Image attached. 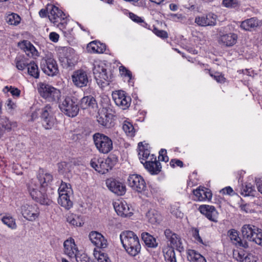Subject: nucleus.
<instances>
[{
	"instance_id": "f257e3e1",
	"label": "nucleus",
	"mask_w": 262,
	"mask_h": 262,
	"mask_svg": "<svg viewBox=\"0 0 262 262\" xmlns=\"http://www.w3.org/2000/svg\"><path fill=\"white\" fill-rule=\"evenodd\" d=\"M120 238L123 247L131 256H136L141 251V246L138 236L133 231L126 230L122 232Z\"/></svg>"
},
{
	"instance_id": "f03ea898",
	"label": "nucleus",
	"mask_w": 262,
	"mask_h": 262,
	"mask_svg": "<svg viewBox=\"0 0 262 262\" xmlns=\"http://www.w3.org/2000/svg\"><path fill=\"white\" fill-rule=\"evenodd\" d=\"M93 71L95 79L100 87H105L112 81V74L107 71L106 65L103 62L95 61Z\"/></svg>"
},
{
	"instance_id": "7ed1b4c3",
	"label": "nucleus",
	"mask_w": 262,
	"mask_h": 262,
	"mask_svg": "<svg viewBox=\"0 0 262 262\" xmlns=\"http://www.w3.org/2000/svg\"><path fill=\"white\" fill-rule=\"evenodd\" d=\"M48 17L54 26L61 30L65 29L67 24V16L57 7L53 5L48 6Z\"/></svg>"
},
{
	"instance_id": "20e7f679",
	"label": "nucleus",
	"mask_w": 262,
	"mask_h": 262,
	"mask_svg": "<svg viewBox=\"0 0 262 262\" xmlns=\"http://www.w3.org/2000/svg\"><path fill=\"white\" fill-rule=\"evenodd\" d=\"M128 185L133 190L141 193L146 197H150L151 192L147 189L146 182L143 178L139 174H133L127 179Z\"/></svg>"
},
{
	"instance_id": "39448f33",
	"label": "nucleus",
	"mask_w": 262,
	"mask_h": 262,
	"mask_svg": "<svg viewBox=\"0 0 262 262\" xmlns=\"http://www.w3.org/2000/svg\"><path fill=\"white\" fill-rule=\"evenodd\" d=\"M28 191L36 202L41 204H48L49 200L47 198L46 191L38 184L37 181L32 180L28 184Z\"/></svg>"
},
{
	"instance_id": "423d86ee",
	"label": "nucleus",
	"mask_w": 262,
	"mask_h": 262,
	"mask_svg": "<svg viewBox=\"0 0 262 262\" xmlns=\"http://www.w3.org/2000/svg\"><path fill=\"white\" fill-rule=\"evenodd\" d=\"M38 91L42 98L50 102L58 101L61 97L59 90L46 83H39Z\"/></svg>"
},
{
	"instance_id": "0eeeda50",
	"label": "nucleus",
	"mask_w": 262,
	"mask_h": 262,
	"mask_svg": "<svg viewBox=\"0 0 262 262\" xmlns=\"http://www.w3.org/2000/svg\"><path fill=\"white\" fill-rule=\"evenodd\" d=\"M93 138L95 146L99 152L106 154L113 149V141L108 136L103 134L96 133Z\"/></svg>"
},
{
	"instance_id": "6e6552de",
	"label": "nucleus",
	"mask_w": 262,
	"mask_h": 262,
	"mask_svg": "<svg viewBox=\"0 0 262 262\" xmlns=\"http://www.w3.org/2000/svg\"><path fill=\"white\" fill-rule=\"evenodd\" d=\"M60 111L66 115L74 117L78 114L79 108L78 104L70 97H66L59 103Z\"/></svg>"
},
{
	"instance_id": "1a4fd4ad",
	"label": "nucleus",
	"mask_w": 262,
	"mask_h": 262,
	"mask_svg": "<svg viewBox=\"0 0 262 262\" xmlns=\"http://www.w3.org/2000/svg\"><path fill=\"white\" fill-rule=\"evenodd\" d=\"M18 210L23 216L30 222L36 221L40 214L39 208L34 204L24 203Z\"/></svg>"
},
{
	"instance_id": "9d476101",
	"label": "nucleus",
	"mask_w": 262,
	"mask_h": 262,
	"mask_svg": "<svg viewBox=\"0 0 262 262\" xmlns=\"http://www.w3.org/2000/svg\"><path fill=\"white\" fill-rule=\"evenodd\" d=\"M42 124L46 129H50L54 125L56 118L54 116L52 107L50 104L45 106L40 113Z\"/></svg>"
},
{
	"instance_id": "9b49d317",
	"label": "nucleus",
	"mask_w": 262,
	"mask_h": 262,
	"mask_svg": "<svg viewBox=\"0 0 262 262\" xmlns=\"http://www.w3.org/2000/svg\"><path fill=\"white\" fill-rule=\"evenodd\" d=\"M164 234L168 244L170 245V248H172L173 249L176 248L180 252L184 251L183 241L179 234L169 229L165 230Z\"/></svg>"
},
{
	"instance_id": "f8f14e48",
	"label": "nucleus",
	"mask_w": 262,
	"mask_h": 262,
	"mask_svg": "<svg viewBox=\"0 0 262 262\" xmlns=\"http://www.w3.org/2000/svg\"><path fill=\"white\" fill-rule=\"evenodd\" d=\"M40 67L46 74L50 76L55 75L58 71L57 62L51 56L43 58L40 62Z\"/></svg>"
},
{
	"instance_id": "ddd939ff",
	"label": "nucleus",
	"mask_w": 262,
	"mask_h": 262,
	"mask_svg": "<svg viewBox=\"0 0 262 262\" xmlns=\"http://www.w3.org/2000/svg\"><path fill=\"white\" fill-rule=\"evenodd\" d=\"M112 98L115 104L123 110H125L130 106L131 98L123 91L113 92Z\"/></svg>"
},
{
	"instance_id": "4468645a",
	"label": "nucleus",
	"mask_w": 262,
	"mask_h": 262,
	"mask_svg": "<svg viewBox=\"0 0 262 262\" xmlns=\"http://www.w3.org/2000/svg\"><path fill=\"white\" fill-rule=\"evenodd\" d=\"M72 79L74 84L79 88L87 86L89 81L87 73L83 70L74 71L72 75Z\"/></svg>"
},
{
	"instance_id": "2eb2a0df",
	"label": "nucleus",
	"mask_w": 262,
	"mask_h": 262,
	"mask_svg": "<svg viewBox=\"0 0 262 262\" xmlns=\"http://www.w3.org/2000/svg\"><path fill=\"white\" fill-rule=\"evenodd\" d=\"M108 189L118 195H122L126 192V186L122 182L114 179H108L106 181Z\"/></svg>"
},
{
	"instance_id": "dca6fc26",
	"label": "nucleus",
	"mask_w": 262,
	"mask_h": 262,
	"mask_svg": "<svg viewBox=\"0 0 262 262\" xmlns=\"http://www.w3.org/2000/svg\"><path fill=\"white\" fill-rule=\"evenodd\" d=\"M110 160L102 158H93L91 161V166L98 172L102 174L106 173L111 166L109 165Z\"/></svg>"
},
{
	"instance_id": "f3484780",
	"label": "nucleus",
	"mask_w": 262,
	"mask_h": 262,
	"mask_svg": "<svg viewBox=\"0 0 262 262\" xmlns=\"http://www.w3.org/2000/svg\"><path fill=\"white\" fill-rule=\"evenodd\" d=\"M217 16L212 13H209L206 16H197L195 23L202 27L214 26L216 24Z\"/></svg>"
},
{
	"instance_id": "a211bd4d",
	"label": "nucleus",
	"mask_w": 262,
	"mask_h": 262,
	"mask_svg": "<svg viewBox=\"0 0 262 262\" xmlns=\"http://www.w3.org/2000/svg\"><path fill=\"white\" fill-rule=\"evenodd\" d=\"M199 210L210 221L217 222L218 212L213 206L202 205L199 207Z\"/></svg>"
},
{
	"instance_id": "6ab92c4d",
	"label": "nucleus",
	"mask_w": 262,
	"mask_h": 262,
	"mask_svg": "<svg viewBox=\"0 0 262 262\" xmlns=\"http://www.w3.org/2000/svg\"><path fill=\"white\" fill-rule=\"evenodd\" d=\"M89 238L92 243L98 248L104 249L107 246V240L98 232H91L89 234Z\"/></svg>"
},
{
	"instance_id": "aec40b11",
	"label": "nucleus",
	"mask_w": 262,
	"mask_h": 262,
	"mask_svg": "<svg viewBox=\"0 0 262 262\" xmlns=\"http://www.w3.org/2000/svg\"><path fill=\"white\" fill-rule=\"evenodd\" d=\"M64 253L70 258H74L80 251L75 244L74 239L70 237L63 243Z\"/></svg>"
},
{
	"instance_id": "412c9836",
	"label": "nucleus",
	"mask_w": 262,
	"mask_h": 262,
	"mask_svg": "<svg viewBox=\"0 0 262 262\" xmlns=\"http://www.w3.org/2000/svg\"><path fill=\"white\" fill-rule=\"evenodd\" d=\"M150 161H146L144 163V167L151 174H157L161 171L162 166L159 161L156 160L154 155L151 156Z\"/></svg>"
},
{
	"instance_id": "4be33fe9",
	"label": "nucleus",
	"mask_w": 262,
	"mask_h": 262,
	"mask_svg": "<svg viewBox=\"0 0 262 262\" xmlns=\"http://www.w3.org/2000/svg\"><path fill=\"white\" fill-rule=\"evenodd\" d=\"M114 209L118 215L123 216H130L133 213L125 201L118 200L113 203Z\"/></svg>"
},
{
	"instance_id": "5701e85b",
	"label": "nucleus",
	"mask_w": 262,
	"mask_h": 262,
	"mask_svg": "<svg viewBox=\"0 0 262 262\" xmlns=\"http://www.w3.org/2000/svg\"><path fill=\"white\" fill-rule=\"evenodd\" d=\"M194 200L196 201H210L212 198V193L208 189L205 187L196 188L193 190Z\"/></svg>"
},
{
	"instance_id": "b1692460",
	"label": "nucleus",
	"mask_w": 262,
	"mask_h": 262,
	"mask_svg": "<svg viewBox=\"0 0 262 262\" xmlns=\"http://www.w3.org/2000/svg\"><path fill=\"white\" fill-rule=\"evenodd\" d=\"M234 257L239 262H256L257 257L253 253L244 250L234 252Z\"/></svg>"
},
{
	"instance_id": "393cba45",
	"label": "nucleus",
	"mask_w": 262,
	"mask_h": 262,
	"mask_svg": "<svg viewBox=\"0 0 262 262\" xmlns=\"http://www.w3.org/2000/svg\"><path fill=\"white\" fill-rule=\"evenodd\" d=\"M258 229L259 228L256 226L251 224H245L243 225L241 229L243 238L250 242H252Z\"/></svg>"
},
{
	"instance_id": "a878e982",
	"label": "nucleus",
	"mask_w": 262,
	"mask_h": 262,
	"mask_svg": "<svg viewBox=\"0 0 262 262\" xmlns=\"http://www.w3.org/2000/svg\"><path fill=\"white\" fill-rule=\"evenodd\" d=\"M18 46L28 56L32 57L38 56V52L30 41L23 40L18 43Z\"/></svg>"
},
{
	"instance_id": "bb28decb",
	"label": "nucleus",
	"mask_w": 262,
	"mask_h": 262,
	"mask_svg": "<svg viewBox=\"0 0 262 262\" xmlns=\"http://www.w3.org/2000/svg\"><path fill=\"white\" fill-rule=\"evenodd\" d=\"M78 55L75 50L70 48L67 51L66 57L63 59L62 62H64V66L67 68L73 67L78 61Z\"/></svg>"
},
{
	"instance_id": "cd10ccee",
	"label": "nucleus",
	"mask_w": 262,
	"mask_h": 262,
	"mask_svg": "<svg viewBox=\"0 0 262 262\" xmlns=\"http://www.w3.org/2000/svg\"><path fill=\"white\" fill-rule=\"evenodd\" d=\"M80 106L82 109H91L97 111L98 105L95 99L92 96L83 97L80 100Z\"/></svg>"
},
{
	"instance_id": "c85d7f7f",
	"label": "nucleus",
	"mask_w": 262,
	"mask_h": 262,
	"mask_svg": "<svg viewBox=\"0 0 262 262\" xmlns=\"http://www.w3.org/2000/svg\"><path fill=\"white\" fill-rule=\"evenodd\" d=\"M259 24L256 17H251L241 22L240 28L244 31H252L255 30Z\"/></svg>"
},
{
	"instance_id": "c756f323",
	"label": "nucleus",
	"mask_w": 262,
	"mask_h": 262,
	"mask_svg": "<svg viewBox=\"0 0 262 262\" xmlns=\"http://www.w3.org/2000/svg\"><path fill=\"white\" fill-rule=\"evenodd\" d=\"M112 115L106 112L98 113L97 121L99 124L106 128H110L112 125Z\"/></svg>"
},
{
	"instance_id": "7c9ffc66",
	"label": "nucleus",
	"mask_w": 262,
	"mask_h": 262,
	"mask_svg": "<svg viewBox=\"0 0 262 262\" xmlns=\"http://www.w3.org/2000/svg\"><path fill=\"white\" fill-rule=\"evenodd\" d=\"M228 236L232 243L237 246L248 247V244L246 242L243 243L239 236L238 232L233 229H230L228 232Z\"/></svg>"
},
{
	"instance_id": "2f4dec72",
	"label": "nucleus",
	"mask_w": 262,
	"mask_h": 262,
	"mask_svg": "<svg viewBox=\"0 0 262 262\" xmlns=\"http://www.w3.org/2000/svg\"><path fill=\"white\" fill-rule=\"evenodd\" d=\"M53 180L52 176L49 173L40 172L37 177V183L39 186L46 191V188L51 183Z\"/></svg>"
},
{
	"instance_id": "473e14b6",
	"label": "nucleus",
	"mask_w": 262,
	"mask_h": 262,
	"mask_svg": "<svg viewBox=\"0 0 262 262\" xmlns=\"http://www.w3.org/2000/svg\"><path fill=\"white\" fill-rule=\"evenodd\" d=\"M237 36L234 33H228L221 35L219 38V42L223 45L230 47L233 46L236 42Z\"/></svg>"
},
{
	"instance_id": "72a5a7b5",
	"label": "nucleus",
	"mask_w": 262,
	"mask_h": 262,
	"mask_svg": "<svg viewBox=\"0 0 262 262\" xmlns=\"http://www.w3.org/2000/svg\"><path fill=\"white\" fill-rule=\"evenodd\" d=\"M16 126L15 122H11L7 118H0V139L3 137L6 131H10L12 127Z\"/></svg>"
},
{
	"instance_id": "f704fd0d",
	"label": "nucleus",
	"mask_w": 262,
	"mask_h": 262,
	"mask_svg": "<svg viewBox=\"0 0 262 262\" xmlns=\"http://www.w3.org/2000/svg\"><path fill=\"white\" fill-rule=\"evenodd\" d=\"M88 50L91 53H103L106 49V46L99 41H93L87 46Z\"/></svg>"
},
{
	"instance_id": "c9c22d12",
	"label": "nucleus",
	"mask_w": 262,
	"mask_h": 262,
	"mask_svg": "<svg viewBox=\"0 0 262 262\" xmlns=\"http://www.w3.org/2000/svg\"><path fill=\"white\" fill-rule=\"evenodd\" d=\"M141 238L145 245L150 248H156L158 247V243L156 238L147 232H143L141 234Z\"/></svg>"
},
{
	"instance_id": "e433bc0d",
	"label": "nucleus",
	"mask_w": 262,
	"mask_h": 262,
	"mask_svg": "<svg viewBox=\"0 0 262 262\" xmlns=\"http://www.w3.org/2000/svg\"><path fill=\"white\" fill-rule=\"evenodd\" d=\"M187 257L190 262H207L206 258L194 250L189 249L187 251Z\"/></svg>"
},
{
	"instance_id": "4c0bfd02",
	"label": "nucleus",
	"mask_w": 262,
	"mask_h": 262,
	"mask_svg": "<svg viewBox=\"0 0 262 262\" xmlns=\"http://www.w3.org/2000/svg\"><path fill=\"white\" fill-rule=\"evenodd\" d=\"M138 147L139 158L141 162L144 165L146 161H150V158H152L151 157L152 155H150L149 151L147 148H144L142 142H141L138 143Z\"/></svg>"
},
{
	"instance_id": "58836bf2",
	"label": "nucleus",
	"mask_w": 262,
	"mask_h": 262,
	"mask_svg": "<svg viewBox=\"0 0 262 262\" xmlns=\"http://www.w3.org/2000/svg\"><path fill=\"white\" fill-rule=\"evenodd\" d=\"M66 219L67 222L74 226L80 227L84 224L82 217L73 213H68L66 215Z\"/></svg>"
},
{
	"instance_id": "ea45409f",
	"label": "nucleus",
	"mask_w": 262,
	"mask_h": 262,
	"mask_svg": "<svg viewBox=\"0 0 262 262\" xmlns=\"http://www.w3.org/2000/svg\"><path fill=\"white\" fill-rule=\"evenodd\" d=\"M58 204L65 209L69 210L73 206V202L70 200V194L61 193L59 195Z\"/></svg>"
},
{
	"instance_id": "a19ab883",
	"label": "nucleus",
	"mask_w": 262,
	"mask_h": 262,
	"mask_svg": "<svg viewBox=\"0 0 262 262\" xmlns=\"http://www.w3.org/2000/svg\"><path fill=\"white\" fill-rule=\"evenodd\" d=\"M15 67L18 70L23 71L27 68L30 61L24 56L18 55L14 59Z\"/></svg>"
},
{
	"instance_id": "79ce46f5",
	"label": "nucleus",
	"mask_w": 262,
	"mask_h": 262,
	"mask_svg": "<svg viewBox=\"0 0 262 262\" xmlns=\"http://www.w3.org/2000/svg\"><path fill=\"white\" fill-rule=\"evenodd\" d=\"M256 192L254 186L250 183H246L241 189V194L244 196H254Z\"/></svg>"
},
{
	"instance_id": "37998d69",
	"label": "nucleus",
	"mask_w": 262,
	"mask_h": 262,
	"mask_svg": "<svg viewBox=\"0 0 262 262\" xmlns=\"http://www.w3.org/2000/svg\"><path fill=\"white\" fill-rule=\"evenodd\" d=\"M94 256L96 259V262H112L107 254L94 249Z\"/></svg>"
},
{
	"instance_id": "c03bdc74",
	"label": "nucleus",
	"mask_w": 262,
	"mask_h": 262,
	"mask_svg": "<svg viewBox=\"0 0 262 262\" xmlns=\"http://www.w3.org/2000/svg\"><path fill=\"white\" fill-rule=\"evenodd\" d=\"M6 21L9 25L16 26L20 23L21 18L17 14L12 13L6 16Z\"/></svg>"
},
{
	"instance_id": "a18cd8bd",
	"label": "nucleus",
	"mask_w": 262,
	"mask_h": 262,
	"mask_svg": "<svg viewBox=\"0 0 262 262\" xmlns=\"http://www.w3.org/2000/svg\"><path fill=\"white\" fill-rule=\"evenodd\" d=\"M28 73L29 75L37 78L39 77V71L37 64L33 61H30L28 67Z\"/></svg>"
},
{
	"instance_id": "49530a36",
	"label": "nucleus",
	"mask_w": 262,
	"mask_h": 262,
	"mask_svg": "<svg viewBox=\"0 0 262 262\" xmlns=\"http://www.w3.org/2000/svg\"><path fill=\"white\" fill-rule=\"evenodd\" d=\"M129 18L134 22L139 24L140 26L144 27L149 30H151V29L150 27V25L147 24L145 21L144 19L140 16H138L136 14H134L132 12L129 13Z\"/></svg>"
},
{
	"instance_id": "de8ad7c7",
	"label": "nucleus",
	"mask_w": 262,
	"mask_h": 262,
	"mask_svg": "<svg viewBox=\"0 0 262 262\" xmlns=\"http://www.w3.org/2000/svg\"><path fill=\"white\" fill-rule=\"evenodd\" d=\"M163 252L166 262H177L175 252L172 248H167Z\"/></svg>"
},
{
	"instance_id": "09e8293b",
	"label": "nucleus",
	"mask_w": 262,
	"mask_h": 262,
	"mask_svg": "<svg viewBox=\"0 0 262 262\" xmlns=\"http://www.w3.org/2000/svg\"><path fill=\"white\" fill-rule=\"evenodd\" d=\"M2 221L3 224L12 229H15L16 228L17 226L15 223V220L11 216H4L2 219Z\"/></svg>"
},
{
	"instance_id": "8fccbe9b",
	"label": "nucleus",
	"mask_w": 262,
	"mask_h": 262,
	"mask_svg": "<svg viewBox=\"0 0 262 262\" xmlns=\"http://www.w3.org/2000/svg\"><path fill=\"white\" fill-rule=\"evenodd\" d=\"M122 129L127 136L130 137L135 136V129L130 122L125 121L122 125Z\"/></svg>"
},
{
	"instance_id": "3c124183",
	"label": "nucleus",
	"mask_w": 262,
	"mask_h": 262,
	"mask_svg": "<svg viewBox=\"0 0 262 262\" xmlns=\"http://www.w3.org/2000/svg\"><path fill=\"white\" fill-rule=\"evenodd\" d=\"M146 216L148 218V221L151 224H155L160 220V215L155 210L149 211Z\"/></svg>"
},
{
	"instance_id": "603ef678",
	"label": "nucleus",
	"mask_w": 262,
	"mask_h": 262,
	"mask_svg": "<svg viewBox=\"0 0 262 262\" xmlns=\"http://www.w3.org/2000/svg\"><path fill=\"white\" fill-rule=\"evenodd\" d=\"M58 192L59 195L61 193L70 194L71 192L70 184L62 182L58 188Z\"/></svg>"
},
{
	"instance_id": "864d4df0",
	"label": "nucleus",
	"mask_w": 262,
	"mask_h": 262,
	"mask_svg": "<svg viewBox=\"0 0 262 262\" xmlns=\"http://www.w3.org/2000/svg\"><path fill=\"white\" fill-rule=\"evenodd\" d=\"M3 92H10L13 97H19L20 94V91L12 86H6L3 89Z\"/></svg>"
},
{
	"instance_id": "5fc2aeb1",
	"label": "nucleus",
	"mask_w": 262,
	"mask_h": 262,
	"mask_svg": "<svg viewBox=\"0 0 262 262\" xmlns=\"http://www.w3.org/2000/svg\"><path fill=\"white\" fill-rule=\"evenodd\" d=\"M222 4L224 7L229 8H235L240 5L237 0H223Z\"/></svg>"
},
{
	"instance_id": "6e6d98bb",
	"label": "nucleus",
	"mask_w": 262,
	"mask_h": 262,
	"mask_svg": "<svg viewBox=\"0 0 262 262\" xmlns=\"http://www.w3.org/2000/svg\"><path fill=\"white\" fill-rule=\"evenodd\" d=\"M192 236L198 244L207 246V243L203 242L199 234V231L197 228H195L192 230Z\"/></svg>"
},
{
	"instance_id": "4d7b16f0",
	"label": "nucleus",
	"mask_w": 262,
	"mask_h": 262,
	"mask_svg": "<svg viewBox=\"0 0 262 262\" xmlns=\"http://www.w3.org/2000/svg\"><path fill=\"white\" fill-rule=\"evenodd\" d=\"M73 258H75L77 262H92L85 253L80 251Z\"/></svg>"
},
{
	"instance_id": "13d9d810",
	"label": "nucleus",
	"mask_w": 262,
	"mask_h": 262,
	"mask_svg": "<svg viewBox=\"0 0 262 262\" xmlns=\"http://www.w3.org/2000/svg\"><path fill=\"white\" fill-rule=\"evenodd\" d=\"M252 242L262 247V230L258 229Z\"/></svg>"
},
{
	"instance_id": "bf43d9fd",
	"label": "nucleus",
	"mask_w": 262,
	"mask_h": 262,
	"mask_svg": "<svg viewBox=\"0 0 262 262\" xmlns=\"http://www.w3.org/2000/svg\"><path fill=\"white\" fill-rule=\"evenodd\" d=\"M152 32L157 36L161 38L164 39L168 37L167 33L165 31L159 30L156 28H154L152 30Z\"/></svg>"
},
{
	"instance_id": "052dcab7",
	"label": "nucleus",
	"mask_w": 262,
	"mask_h": 262,
	"mask_svg": "<svg viewBox=\"0 0 262 262\" xmlns=\"http://www.w3.org/2000/svg\"><path fill=\"white\" fill-rule=\"evenodd\" d=\"M159 160L167 162L169 160V158L167 156L166 150L165 149H161L159 151Z\"/></svg>"
},
{
	"instance_id": "680f3d73",
	"label": "nucleus",
	"mask_w": 262,
	"mask_h": 262,
	"mask_svg": "<svg viewBox=\"0 0 262 262\" xmlns=\"http://www.w3.org/2000/svg\"><path fill=\"white\" fill-rule=\"evenodd\" d=\"M210 76L217 82L219 83H223L225 81V78L224 76L221 74L220 73H215L214 75L212 74H210Z\"/></svg>"
},
{
	"instance_id": "e2e57ef3",
	"label": "nucleus",
	"mask_w": 262,
	"mask_h": 262,
	"mask_svg": "<svg viewBox=\"0 0 262 262\" xmlns=\"http://www.w3.org/2000/svg\"><path fill=\"white\" fill-rule=\"evenodd\" d=\"M119 70L121 74L128 77L129 79H131L132 76V73L130 71L126 69L125 67L121 66L119 68Z\"/></svg>"
},
{
	"instance_id": "0e129e2a",
	"label": "nucleus",
	"mask_w": 262,
	"mask_h": 262,
	"mask_svg": "<svg viewBox=\"0 0 262 262\" xmlns=\"http://www.w3.org/2000/svg\"><path fill=\"white\" fill-rule=\"evenodd\" d=\"M170 165L172 167H174L176 166L182 167L183 166V163L180 160L172 159L170 162Z\"/></svg>"
},
{
	"instance_id": "69168bd1",
	"label": "nucleus",
	"mask_w": 262,
	"mask_h": 262,
	"mask_svg": "<svg viewBox=\"0 0 262 262\" xmlns=\"http://www.w3.org/2000/svg\"><path fill=\"white\" fill-rule=\"evenodd\" d=\"M221 192L223 194H228L230 195H232L234 194L233 189L230 186H227L222 189Z\"/></svg>"
},
{
	"instance_id": "338daca9",
	"label": "nucleus",
	"mask_w": 262,
	"mask_h": 262,
	"mask_svg": "<svg viewBox=\"0 0 262 262\" xmlns=\"http://www.w3.org/2000/svg\"><path fill=\"white\" fill-rule=\"evenodd\" d=\"M6 105L8 109L12 110L16 107V103L13 102L10 99H8L6 102Z\"/></svg>"
},
{
	"instance_id": "774afa93",
	"label": "nucleus",
	"mask_w": 262,
	"mask_h": 262,
	"mask_svg": "<svg viewBox=\"0 0 262 262\" xmlns=\"http://www.w3.org/2000/svg\"><path fill=\"white\" fill-rule=\"evenodd\" d=\"M59 35L55 32H51L49 34V38L50 39L54 42H57L59 39Z\"/></svg>"
}]
</instances>
